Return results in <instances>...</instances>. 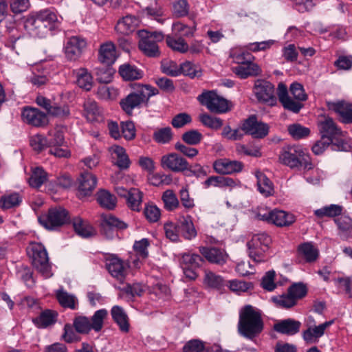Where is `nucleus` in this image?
I'll list each match as a JSON object with an SVG mask.
<instances>
[{
    "mask_svg": "<svg viewBox=\"0 0 352 352\" xmlns=\"http://www.w3.org/2000/svg\"><path fill=\"white\" fill-rule=\"evenodd\" d=\"M58 23V16L51 9L31 12L23 18V28L26 32L35 38H43L54 30Z\"/></svg>",
    "mask_w": 352,
    "mask_h": 352,
    "instance_id": "f257e3e1",
    "label": "nucleus"
},
{
    "mask_svg": "<svg viewBox=\"0 0 352 352\" xmlns=\"http://www.w3.org/2000/svg\"><path fill=\"white\" fill-rule=\"evenodd\" d=\"M263 328L261 314L256 309L247 305L240 310L237 326L239 335L253 340L263 331Z\"/></svg>",
    "mask_w": 352,
    "mask_h": 352,
    "instance_id": "f03ea898",
    "label": "nucleus"
},
{
    "mask_svg": "<svg viewBox=\"0 0 352 352\" xmlns=\"http://www.w3.org/2000/svg\"><path fill=\"white\" fill-rule=\"evenodd\" d=\"M289 91L294 100L289 96L287 86L283 82L278 84L277 95L283 108L292 113H298L304 107L302 102L306 101L308 96L302 85L298 82H294L290 85Z\"/></svg>",
    "mask_w": 352,
    "mask_h": 352,
    "instance_id": "7ed1b4c3",
    "label": "nucleus"
},
{
    "mask_svg": "<svg viewBox=\"0 0 352 352\" xmlns=\"http://www.w3.org/2000/svg\"><path fill=\"white\" fill-rule=\"evenodd\" d=\"M278 159L283 164L291 168L303 167L305 169L311 170L314 168L309 155L298 145L283 146Z\"/></svg>",
    "mask_w": 352,
    "mask_h": 352,
    "instance_id": "20e7f679",
    "label": "nucleus"
},
{
    "mask_svg": "<svg viewBox=\"0 0 352 352\" xmlns=\"http://www.w3.org/2000/svg\"><path fill=\"white\" fill-rule=\"evenodd\" d=\"M157 94L158 90L156 88L139 84L135 91L120 101V105L126 114L131 115L134 109L140 108L149 98Z\"/></svg>",
    "mask_w": 352,
    "mask_h": 352,
    "instance_id": "39448f33",
    "label": "nucleus"
},
{
    "mask_svg": "<svg viewBox=\"0 0 352 352\" xmlns=\"http://www.w3.org/2000/svg\"><path fill=\"white\" fill-rule=\"evenodd\" d=\"M26 252L28 256L32 260L33 266L45 278H49L52 275L48 254L43 244L41 243L32 242L27 247Z\"/></svg>",
    "mask_w": 352,
    "mask_h": 352,
    "instance_id": "423d86ee",
    "label": "nucleus"
},
{
    "mask_svg": "<svg viewBox=\"0 0 352 352\" xmlns=\"http://www.w3.org/2000/svg\"><path fill=\"white\" fill-rule=\"evenodd\" d=\"M140 39L138 43L140 50L147 57L158 58L161 52L157 43L163 41L164 35L162 32L139 31Z\"/></svg>",
    "mask_w": 352,
    "mask_h": 352,
    "instance_id": "0eeeda50",
    "label": "nucleus"
},
{
    "mask_svg": "<svg viewBox=\"0 0 352 352\" xmlns=\"http://www.w3.org/2000/svg\"><path fill=\"white\" fill-rule=\"evenodd\" d=\"M197 98L201 104L214 113H227L232 107L231 102L218 95L215 91L203 92Z\"/></svg>",
    "mask_w": 352,
    "mask_h": 352,
    "instance_id": "6e6552de",
    "label": "nucleus"
},
{
    "mask_svg": "<svg viewBox=\"0 0 352 352\" xmlns=\"http://www.w3.org/2000/svg\"><path fill=\"white\" fill-rule=\"evenodd\" d=\"M271 241L270 236L265 233L254 235L247 243L249 256L256 263L265 261V252L268 250Z\"/></svg>",
    "mask_w": 352,
    "mask_h": 352,
    "instance_id": "1a4fd4ad",
    "label": "nucleus"
},
{
    "mask_svg": "<svg viewBox=\"0 0 352 352\" xmlns=\"http://www.w3.org/2000/svg\"><path fill=\"white\" fill-rule=\"evenodd\" d=\"M41 225L47 230H55L69 221V212L63 207H54L48 210L46 214L38 217Z\"/></svg>",
    "mask_w": 352,
    "mask_h": 352,
    "instance_id": "9d476101",
    "label": "nucleus"
},
{
    "mask_svg": "<svg viewBox=\"0 0 352 352\" xmlns=\"http://www.w3.org/2000/svg\"><path fill=\"white\" fill-rule=\"evenodd\" d=\"M256 218L278 227H287L296 221V217L293 214L277 209L261 210L256 214Z\"/></svg>",
    "mask_w": 352,
    "mask_h": 352,
    "instance_id": "9b49d317",
    "label": "nucleus"
},
{
    "mask_svg": "<svg viewBox=\"0 0 352 352\" xmlns=\"http://www.w3.org/2000/svg\"><path fill=\"white\" fill-rule=\"evenodd\" d=\"M100 226L101 233L107 239H112L118 231L126 229L128 225L111 214H102Z\"/></svg>",
    "mask_w": 352,
    "mask_h": 352,
    "instance_id": "f8f14e48",
    "label": "nucleus"
},
{
    "mask_svg": "<svg viewBox=\"0 0 352 352\" xmlns=\"http://www.w3.org/2000/svg\"><path fill=\"white\" fill-rule=\"evenodd\" d=\"M241 130L254 138L263 139L268 135L270 126L266 123L258 122L256 116L252 115L243 121Z\"/></svg>",
    "mask_w": 352,
    "mask_h": 352,
    "instance_id": "ddd939ff",
    "label": "nucleus"
},
{
    "mask_svg": "<svg viewBox=\"0 0 352 352\" xmlns=\"http://www.w3.org/2000/svg\"><path fill=\"white\" fill-rule=\"evenodd\" d=\"M254 93L259 102L274 106L276 104L274 85L266 80H257L254 86Z\"/></svg>",
    "mask_w": 352,
    "mask_h": 352,
    "instance_id": "4468645a",
    "label": "nucleus"
},
{
    "mask_svg": "<svg viewBox=\"0 0 352 352\" xmlns=\"http://www.w3.org/2000/svg\"><path fill=\"white\" fill-rule=\"evenodd\" d=\"M87 47V41L80 36H74L67 41L64 50L65 56L70 60H76L82 54Z\"/></svg>",
    "mask_w": 352,
    "mask_h": 352,
    "instance_id": "2eb2a0df",
    "label": "nucleus"
},
{
    "mask_svg": "<svg viewBox=\"0 0 352 352\" xmlns=\"http://www.w3.org/2000/svg\"><path fill=\"white\" fill-rule=\"evenodd\" d=\"M23 121L32 126L41 127L48 124L47 115L37 108L25 107L21 112Z\"/></svg>",
    "mask_w": 352,
    "mask_h": 352,
    "instance_id": "dca6fc26",
    "label": "nucleus"
},
{
    "mask_svg": "<svg viewBox=\"0 0 352 352\" xmlns=\"http://www.w3.org/2000/svg\"><path fill=\"white\" fill-rule=\"evenodd\" d=\"M327 107L329 110L335 112L339 121L343 124H352V104L345 100L337 102L328 101Z\"/></svg>",
    "mask_w": 352,
    "mask_h": 352,
    "instance_id": "f3484780",
    "label": "nucleus"
},
{
    "mask_svg": "<svg viewBox=\"0 0 352 352\" xmlns=\"http://www.w3.org/2000/svg\"><path fill=\"white\" fill-rule=\"evenodd\" d=\"M199 252L208 262L219 266L226 264L229 258L224 249L216 247H199Z\"/></svg>",
    "mask_w": 352,
    "mask_h": 352,
    "instance_id": "a211bd4d",
    "label": "nucleus"
},
{
    "mask_svg": "<svg viewBox=\"0 0 352 352\" xmlns=\"http://www.w3.org/2000/svg\"><path fill=\"white\" fill-rule=\"evenodd\" d=\"M161 166L175 173H180L188 169L187 160L177 153H169L161 157Z\"/></svg>",
    "mask_w": 352,
    "mask_h": 352,
    "instance_id": "6ab92c4d",
    "label": "nucleus"
},
{
    "mask_svg": "<svg viewBox=\"0 0 352 352\" xmlns=\"http://www.w3.org/2000/svg\"><path fill=\"white\" fill-rule=\"evenodd\" d=\"M213 168L215 172L219 174L230 175L241 172L243 168V164L239 161L223 158L214 161Z\"/></svg>",
    "mask_w": 352,
    "mask_h": 352,
    "instance_id": "aec40b11",
    "label": "nucleus"
},
{
    "mask_svg": "<svg viewBox=\"0 0 352 352\" xmlns=\"http://www.w3.org/2000/svg\"><path fill=\"white\" fill-rule=\"evenodd\" d=\"M78 181V191L80 197L90 195L97 184L96 177L88 171H84L82 173Z\"/></svg>",
    "mask_w": 352,
    "mask_h": 352,
    "instance_id": "412c9836",
    "label": "nucleus"
},
{
    "mask_svg": "<svg viewBox=\"0 0 352 352\" xmlns=\"http://www.w3.org/2000/svg\"><path fill=\"white\" fill-rule=\"evenodd\" d=\"M332 321L325 322L314 327H309L302 333V336L306 344H316L319 338L324 334V331L327 327L332 324Z\"/></svg>",
    "mask_w": 352,
    "mask_h": 352,
    "instance_id": "4be33fe9",
    "label": "nucleus"
},
{
    "mask_svg": "<svg viewBox=\"0 0 352 352\" xmlns=\"http://www.w3.org/2000/svg\"><path fill=\"white\" fill-rule=\"evenodd\" d=\"M301 322L292 318L282 320L274 324L275 331L287 336H294L299 332Z\"/></svg>",
    "mask_w": 352,
    "mask_h": 352,
    "instance_id": "5701e85b",
    "label": "nucleus"
},
{
    "mask_svg": "<svg viewBox=\"0 0 352 352\" xmlns=\"http://www.w3.org/2000/svg\"><path fill=\"white\" fill-rule=\"evenodd\" d=\"M106 268L113 277L120 282L124 280L126 269L121 259L116 256L108 258L106 260Z\"/></svg>",
    "mask_w": 352,
    "mask_h": 352,
    "instance_id": "b1692460",
    "label": "nucleus"
},
{
    "mask_svg": "<svg viewBox=\"0 0 352 352\" xmlns=\"http://www.w3.org/2000/svg\"><path fill=\"white\" fill-rule=\"evenodd\" d=\"M318 129L322 137L331 138L336 135H341L342 130L339 128L333 118L324 116L322 120L318 122Z\"/></svg>",
    "mask_w": 352,
    "mask_h": 352,
    "instance_id": "393cba45",
    "label": "nucleus"
},
{
    "mask_svg": "<svg viewBox=\"0 0 352 352\" xmlns=\"http://www.w3.org/2000/svg\"><path fill=\"white\" fill-rule=\"evenodd\" d=\"M98 60L106 65H111L117 58L115 45L112 42H107L100 45L98 51Z\"/></svg>",
    "mask_w": 352,
    "mask_h": 352,
    "instance_id": "a878e982",
    "label": "nucleus"
},
{
    "mask_svg": "<svg viewBox=\"0 0 352 352\" xmlns=\"http://www.w3.org/2000/svg\"><path fill=\"white\" fill-rule=\"evenodd\" d=\"M111 315L122 332L128 333L129 331V318L122 307L118 305L113 306L111 310Z\"/></svg>",
    "mask_w": 352,
    "mask_h": 352,
    "instance_id": "bb28decb",
    "label": "nucleus"
},
{
    "mask_svg": "<svg viewBox=\"0 0 352 352\" xmlns=\"http://www.w3.org/2000/svg\"><path fill=\"white\" fill-rule=\"evenodd\" d=\"M177 226L179 229L177 232L179 236H182L186 240H191L197 236V231L190 216L183 217L179 220Z\"/></svg>",
    "mask_w": 352,
    "mask_h": 352,
    "instance_id": "cd10ccee",
    "label": "nucleus"
},
{
    "mask_svg": "<svg viewBox=\"0 0 352 352\" xmlns=\"http://www.w3.org/2000/svg\"><path fill=\"white\" fill-rule=\"evenodd\" d=\"M334 222L338 226V235L345 241L352 236V219L349 216H341L334 219Z\"/></svg>",
    "mask_w": 352,
    "mask_h": 352,
    "instance_id": "c85d7f7f",
    "label": "nucleus"
},
{
    "mask_svg": "<svg viewBox=\"0 0 352 352\" xmlns=\"http://www.w3.org/2000/svg\"><path fill=\"white\" fill-rule=\"evenodd\" d=\"M234 73L241 78L245 79L249 76H256L261 74V69L259 66L250 61V63H245L241 65H237L233 67Z\"/></svg>",
    "mask_w": 352,
    "mask_h": 352,
    "instance_id": "c756f323",
    "label": "nucleus"
},
{
    "mask_svg": "<svg viewBox=\"0 0 352 352\" xmlns=\"http://www.w3.org/2000/svg\"><path fill=\"white\" fill-rule=\"evenodd\" d=\"M138 23V20L135 16L127 15L117 23L115 29L122 35H129L135 30Z\"/></svg>",
    "mask_w": 352,
    "mask_h": 352,
    "instance_id": "7c9ffc66",
    "label": "nucleus"
},
{
    "mask_svg": "<svg viewBox=\"0 0 352 352\" xmlns=\"http://www.w3.org/2000/svg\"><path fill=\"white\" fill-rule=\"evenodd\" d=\"M57 316L56 311L45 309L38 317L33 318L32 322L38 328H46L56 322Z\"/></svg>",
    "mask_w": 352,
    "mask_h": 352,
    "instance_id": "2f4dec72",
    "label": "nucleus"
},
{
    "mask_svg": "<svg viewBox=\"0 0 352 352\" xmlns=\"http://www.w3.org/2000/svg\"><path fill=\"white\" fill-rule=\"evenodd\" d=\"M118 72L121 77L126 81L139 80L143 76V72L141 69L129 63L121 65Z\"/></svg>",
    "mask_w": 352,
    "mask_h": 352,
    "instance_id": "473e14b6",
    "label": "nucleus"
},
{
    "mask_svg": "<svg viewBox=\"0 0 352 352\" xmlns=\"http://www.w3.org/2000/svg\"><path fill=\"white\" fill-rule=\"evenodd\" d=\"M255 176L257 179L258 190L265 197H269L274 193V185L272 181L261 171H256Z\"/></svg>",
    "mask_w": 352,
    "mask_h": 352,
    "instance_id": "72a5a7b5",
    "label": "nucleus"
},
{
    "mask_svg": "<svg viewBox=\"0 0 352 352\" xmlns=\"http://www.w3.org/2000/svg\"><path fill=\"white\" fill-rule=\"evenodd\" d=\"M329 145L334 151H349L351 146L346 135V133L342 131L341 135H336L329 138Z\"/></svg>",
    "mask_w": 352,
    "mask_h": 352,
    "instance_id": "f704fd0d",
    "label": "nucleus"
},
{
    "mask_svg": "<svg viewBox=\"0 0 352 352\" xmlns=\"http://www.w3.org/2000/svg\"><path fill=\"white\" fill-rule=\"evenodd\" d=\"M84 114L90 122L98 120L101 118L102 111L97 102L92 99H87L83 104Z\"/></svg>",
    "mask_w": 352,
    "mask_h": 352,
    "instance_id": "c9c22d12",
    "label": "nucleus"
},
{
    "mask_svg": "<svg viewBox=\"0 0 352 352\" xmlns=\"http://www.w3.org/2000/svg\"><path fill=\"white\" fill-rule=\"evenodd\" d=\"M73 227L75 232L83 238H89L95 234V230L87 221H83L80 217H77L73 219Z\"/></svg>",
    "mask_w": 352,
    "mask_h": 352,
    "instance_id": "e433bc0d",
    "label": "nucleus"
},
{
    "mask_svg": "<svg viewBox=\"0 0 352 352\" xmlns=\"http://www.w3.org/2000/svg\"><path fill=\"white\" fill-rule=\"evenodd\" d=\"M298 252L307 263L314 262L318 257V250L311 243H304L299 245Z\"/></svg>",
    "mask_w": 352,
    "mask_h": 352,
    "instance_id": "4c0bfd02",
    "label": "nucleus"
},
{
    "mask_svg": "<svg viewBox=\"0 0 352 352\" xmlns=\"http://www.w3.org/2000/svg\"><path fill=\"white\" fill-rule=\"evenodd\" d=\"M235 184L233 179L223 176H210L204 182L206 188H208L211 186L219 188L232 187Z\"/></svg>",
    "mask_w": 352,
    "mask_h": 352,
    "instance_id": "58836bf2",
    "label": "nucleus"
},
{
    "mask_svg": "<svg viewBox=\"0 0 352 352\" xmlns=\"http://www.w3.org/2000/svg\"><path fill=\"white\" fill-rule=\"evenodd\" d=\"M166 43L167 46L175 52L184 54L188 51V43L181 36L176 38L168 34L166 36Z\"/></svg>",
    "mask_w": 352,
    "mask_h": 352,
    "instance_id": "ea45409f",
    "label": "nucleus"
},
{
    "mask_svg": "<svg viewBox=\"0 0 352 352\" xmlns=\"http://www.w3.org/2000/svg\"><path fill=\"white\" fill-rule=\"evenodd\" d=\"M97 201L103 208L113 210L116 206V198L109 191L101 189L97 192Z\"/></svg>",
    "mask_w": 352,
    "mask_h": 352,
    "instance_id": "a19ab883",
    "label": "nucleus"
},
{
    "mask_svg": "<svg viewBox=\"0 0 352 352\" xmlns=\"http://www.w3.org/2000/svg\"><path fill=\"white\" fill-rule=\"evenodd\" d=\"M47 179V173L41 167H36L32 169V173L28 179L30 186L38 188Z\"/></svg>",
    "mask_w": 352,
    "mask_h": 352,
    "instance_id": "79ce46f5",
    "label": "nucleus"
},
{
    "mask_svg": "<svg viewBox=\"0 0 352 352\" xmlns=\"http://www.w3.org/2000/svg\"><path fill=\"white\" fill-rule=\"evenodd\" d=\"M342 210L343 207L342 206L331 204L314 210V214L318 218H322L324 217H336L342 214Z\"/></svg>",
    "mask_w": 352,
    "mask_h": 352,
    "instance_id": "37998d69",
    "label": "nucleus"
},
{
    "mask_svg": "<svg viewBox=\"0 0 352 352\" xmlns=\"http://www.w3.org/2000/svg\"><path fill=\"white\" fill-rule=\"evenodd\" d=\"M142 192L138 188H132L126 197L128 206L133 210L140 211L142 202Z\"/></svg>",
    "mask_w": 352,
    "mask_h": 352,
    "instance_id": "c03bdc74",
    "label": "nucleus"
},
{
    "mask_svg": "<svg viewBox=\"0 0 352 352\" xmlns=\"http://www.w3.org/2000/svg\"><path fill=\"white\" fill-rule=\"evenodd\" d=\"M76 82L82 89L89 91L92 87V76L85 68H80L76 71Z\"/></svg>",
    "mask_w": 352,
    "mask_h": 352,
    "instance_id": "a18cd8bd",
    "label": "nucleus"
},
{
    "mask_svg": "<svg viewBox=\"0 0 352 352\" xmlns=\"http://www.w3.org/2000/svg\"><path fill=\"white\" fill-rule=\"evenodd\" d=\"M173 138V133L170 126L157 129L153 134V139L158 144H168Z\"/></svg>",
    "mask_w": 352,
    "mask_h": 352,
    "instance_id": "49530a36",
    "label": "nucleus"
},
{
    "mask_svg": "<svg viewBox=\"0 0 352 352\" xmlns=\"http://www.w3.org/2000/svg\"><path fill=\"white\" fill-rule=\"evenodd\" d=\"M164 208L168 211H173L179 206V201L172 190H166L162 196Z\"/></svg>",
    "mask_w": 352,
    "mask_h": 352,
    "instance_id": "de8ad7c7",
    "label": "nucleus"
},
{
    "mask_svg": "<svg viewBox=\"0 0 352 352\" xmlns=\"http://www.w3.org/2000/svg\"><path fill=\"white\" fill-rule=\"evenodd\" d=\"M230 56L238 65L250 63L253 61L254 57L249 52L243 49H234L230 52Z\"/></svg>",
    "mask_w": 352,
    "mask_h": 352,
    "instance_id": "09e8293b",
    "label": "nucleus"
},
{
    "mask_svg": "<svg viewBox=\"0 0 352 352\" xmlns=\"http://www.w3.org/2000/svg\"><path fill=\"white\" fill-rule=\"evenodd\" d=\"M204 283L208 287L218 290L221 289L226 285L223 278L211 271H206Z\"/></svg>",
    "mask_w": 352,
    "mask_h": 352,
    "instance_id": "8fccbe9b",
    "label": "nucleus"
},
{
    "mask_svg": "<svg viewBox=\"0 0 352 352\" xmlns=\"http://www.w3.org/2000/svg\"><path fill=\"white\" fill-rule=\"evenodd\" d=\"M108 316V311L105 309H101L96 311L90 319V325L91 329L96 332H99L103 327L104 320Z\"/></svg>",
    "mask_w": 352,
    "mask_h": 352,
    "instance_id": "3c124183",
    "label": "nucleus"
},
{
    "mask_svg": "<svg viewBox=\"0 0 352 352\" xmlns=\"http://www.w3.org/2000/svg\"><path fill=\"white\" fill-rule=\"evenodd\" d=\"M111 148L113 153H115L117 157L116 164L120 169H127L130 166L131 162L125 149L123 147L117 145L112 146Z\"/></svg>",
    "mask_w": 352,
    "mask_h": 352,
    "instance_id": "603ef678",
    "label": "nucleus"
},
{
    "mask_svg": "<svg viewBox=\"0 0 352 352\" xmlns=\"http://www.w3.org/2000/svg\"><path fill=\"white\" fill-rule=\"evenodd\" d=\"M56 298L60 305L63 307L76 309V299L74 296L68 294L63 289H59L56 292Z\"/></svg>",
    "mask_w": 352,
    "mask_h": 352,
    "instance_id": "864d4df0",
    "label": "nucleus"
},
{
    "mask_svg": "<svg viewBox=\"0 0 352 352\" xmlns=\"http://www.w3.org/2000/svg\"><path fill=\"white\" fill-rule=\"evenodd\" d=\"M204 262V260L201 256L192 253L183 254L181 259L182 267H199Z\"/></svg>",
    "mask_w": 352,
    "mask_h": 352,
    "instance_id": "5fc2aeb1",
    "label": "nucleus"
},
{
    "mask_svg": "<svg viewBox=\"0 0 352 352\" xmlns=\"http://www.w3.org/2000/svg\"><path fill=\"white\" fill-rule=\"evenodd\" d=\"M199 121L203 125L212 130H218L221 128L223 124L222 119L210 116L207 113L199 115Z\"/></svg>",
    "mask_w": 352,
    "mask_h": 352,
    "instance_id": "6e6d98bb",
    "label": "nucleus"
},
{
    "mask_svg": "<svg viewBox=\"0 0 352 352\" xmlns=\"http://www.w3.org/2000/svg\"><path fill=\"white\" fill-rule=\"evenodd\" d=\"M172 30L177 36L190 37L192 36L196 30L195 25L189 26L182 22H175L172 25Z\"/></svg>",
    "mask_w": 352,
    "mask_h": 352,
    "instance_id": "4d7b16f0",
    "label": "nucleus"
},
{
    "mask_svg": "<svg viewBox=\"0 0 352 352\" xmlns=\"http://www.w3.org/2000/svg\"><path fill=\"white\" fill-rule=\"evenodd\" d=\"M287 292L297 302L299 299L302 298L307 295V287L306 285L302 283H295L289 287Z\"/></svg>",
    "mask_w": 352,
    "mask_h": 352,
    "instance_id": "13d9d810",
    "label": "nucleus"
},
{
    "mask_svg": "<svg viewBox=\"0 0 352 352\" xmlns=\"http://www.w3.org/2000/svg\"><path fill=\"white\" fill-rule=\"evenodd\" d=\"M73 325L75 330L79 333H88L91 330L90 319L86 316L75 317Z\"/></svg>",
    "mask_w": 352,
    "mask_h": 352,
    "instance_id": "bf43d9fd",
    "label": "nucleus"
},
{
    "mask_svg": "<svg viewBox=\"0 0 352 352\" xmlns=\"http://www.w3.org/2000/svg\"><path fill=\"white\" fill-rule=\"evenodd\" d=\"M272 299L278 307L281 308L289 309L296 305V302L288 292L282 295L274 296Z\"/></svg>",
    "mask_w": 352,
    "mask_h": 352,
    "instance_id": "052dcab7",
    "label": "nucleus"
},
{
    "mask_svg": "<svg viewBox=\"0 0 352 352\" xmlns=\"http://www.w3.org/2000/svg\"><path fill=\"white\" fill-rule=\"evenodd\" d=\"M21 202V197L17 192L2 197L0 199V206L3 209L16 207Z\"/></svg>",
    "mask_w": 352,
    "mask_h": 352,
    "instance_id": "680f3d73",
    "label": "nucleus"
},
{
    "mask_svg": "<svg viewBox=\"0 0 352 352\" xmlns=\"http://www.w3.org/2000/svg\"><path fill=\"white\" fill-rule=\"evenodd\" d=\"M288 132L293 138L299 140L307 137L310 133V130L300 124H293L288 126Z\"/></svg>",
    "mask_w": 352,
    "mask_h": 352,
    "instance_id": "e2e57ef3",
    "label": "nucleus"
},
{
    "mask_svg": "<svg viewBox=\"0 0 352 352\" xmlns=\"http://www.w3.org/2000/svg\"><path fill=\"white\" fill-rule=\"evenodd\" d=\"M182 140L188 145H197L203 139V135L197 130L191 129L182 134Z\"/></svg>",
    "mask_w": 352,
    "mask_h": 352,
    "instance_id": "0e129e2a",
    "label": "nucleus"
},
{
    "mask_svg": "<svg viewBox=\"0 0 352 352\" xmlns=\"http://www.w3.org/2000/svg\"><path fill=\"white\" fill-rule=\"evenodd\" d=\"M179 195L181 204L186 210H190L195 206L194 199L190 197L187 186L180 189Z\"/></svg>",
    "mask_w": 352,
    "mask_h": 352,
    "instance_id": "69168bd1",
    "label": "nucleus"
},
{
    "mask_svg": "<svg viewBox=\"0 0 352 352\" xmlns=\"http://www.w3.org/2000/svg\"><path fill=\"white\" fill-rule=\"evenodd\" d=\"M173 14L176 17H184L188 14L190 6L186 0H178L173 3Z\"/></svg>",
    "mask_w": 352,
    "mask_h": 352,
    "instance_id": "338daca9",
    "label": "nucleus"
},
{
    "mask_svg": "<svg viewBox=\"0 0 352 352\" xmlns=\"http://www.w3.org/2000/svg\"><path fill=\"white\" fill-rule=\"evenodd\" d=\"M204 349V343L202 341L193 339L185 344L183 347V352H201Z\"/></svg>",
    "mask_w": 352,
    "mask_h": 352,
    "instance_id": "774afa93",
    "label": "nucleus"
}]
</instances>
